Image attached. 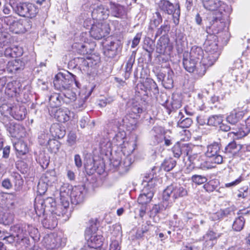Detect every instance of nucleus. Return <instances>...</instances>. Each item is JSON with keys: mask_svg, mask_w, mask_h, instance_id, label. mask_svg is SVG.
<instances>
[{"mask_svg": "<svg viewBox=\"0 0 250 250\" xmlns=\"http://www.w3.org/2000/svg\"><path fill=\"white\" fill-rule=\"evenodd\" d=\"M218 236L213 231H208L204 236V240H212L214 242L217 241Z\"/></svg>", "mask_w": 250, "mask_h": 250, "instance_id": "338daca9", "label": "nucleus"}, {"mask_svg": "<svg viewBox=\"0 0 250 250\" xmlns=\"http://www.w3.org/2000/svg\"><path fill=\"white\" fill-rule=\"evenodd\" d=\"M111 15L117 18H121L124 13V7L119 4H111Z\"/></svg>", "mask_w": 250, "mask_h": 250, "instance_id": "c03bdc74", "label": "nucleus"}, {"mask_svg": "<svg viewBox=\"0 0 250 250\" xmlns=\"http://www.w3.org/2000/svg\"><path fill=\"white\" fill-rule=\"evenodd\" d=\"M16 179L15 182V189L16 191L20 190L22 187L23 181L21 178V175L17 173H15L13 175Z\"/></svg>", "mask_w": 250, "mask_h": 250, "instance_id": "69168bd1", "label": "nucleus"}, {"mask_svg": "<svg viewBox=\"0 0 250 250\" xmlns=\"http://www.w3.org/2000/svg\"><path fill=\"white\" fill-rule=\"evenodd\" d=\"M245 222L244 218L239 216L236 218L233 222L232 228L236 231H240L244 227Z\"/></svg>", "mask_w": 250, "mask_h": 250, "instance_id": "8fccbe9b", "label": "nucleus"}, {"mask_svg": "<svg viewBox=\"0 0 250 250\" xmlns=\"http://www.w3.org/2000/svg\"><path fill=\"white\" fill-rule=\"evenodd\" d=\"M47 148L52 153H57L61 146L60 143L55 139H49L46 145Z\"/></svg>", "mask_w": 250, "mask_h": 250, "instance_id": "79ce46f5", "label": "nucleus"}, {"mask_svg": "<svg viewBox=\"0 0 250 250\" xmlns=\"http://www.w3.org/2000/svg\"><path fill=\"white\" fill-rule=\"evenodd\" d=\"M219 185V181L217 179H212L206 183L204 186V188L208 192H211L216 190Z\"/></svg>", "mask_w": 250, "mask_h": 250, "instance_id": "37998d69", "label": "nucleus"}, {"mask_svg": "<svg viewBox=\"0 0 250 250\" xmlns=\"http://www.w3.org/2000/svg\"><path fill=\"white\" fill-rule=\"evenodd\" d=\"M169 98L166 93H162L158 97L157 100L160 104L164 106L168 110L171 111L174 109L173 104L169 101Z\"/></svg>", "mask_w": 250, "mask_h": 250, "instance_id": "72a5a7b5", "label": "nucleus"}, {"mask_svg": "<svg viewBox=\"0 0 250 250\" xmlns=\"http://www.w3.org/2000/svg\"><path fill=\"white\" fill-rule=\"evenodd\" d=\"M50 131L52 136L59 139L63 138L65 134V129L58 124H54L52 125Z\"/></svg>", "mask_w": 250, "mask_h": 250, "instance_id": "473e14b6", "label": "nucleus"}, {"mask_svg": "<svg viewBox=\"0 0 250 250\" xmlns=\"http://www.w3.org/2000/svg\"><path fill=\"white\" fill-rule=\"evenodd\" d=\"M85 237L87 240V246L93 248L94 247L102 246L103 237L98 232L96 224L92 225L86 229Z\"/></svg>", "mask_w": 250, "mask_h": 250, "instance_id": "9d476101", "label": "nucleus"}, {"mask_svg": "<svg viewBox=\"0 0 250 250\" xmlns=\"http://www.w3.org/2000/svg\"><path fill=\"white\" fill-rule=\"evenodd\" d=\"M14 147L19 155H24L27 152L26 145L21 141L15 143Z\"/></svg>", "mask_w": 250, "mask_h": 250, "instance_id": "a18cd8bd", "label": "nucleus"}, {"mask_svg": "<svg viewBox=\"0 0 250 250\" xmlns=\"http://www.w3.org/2000/svg\"><path fill=\"white\" fill-rule=\"evenodd\" d=\"M176 162L172 158L166 159L161 165V168L166 171L172 170L176 166Z\"/></svg>", "mask_w": 250, "mask_h": 250, "instance_id": "de8ad7c7", "label": "nucleus"}, {"mask_svg": "<svg viewBox=\"0 0 250 250\" xmlns=\"http://www.w3.org/2000/svg\"><path fill=\"white\" fill-rule=\"evenodd\" d=\"M172 191L173 188L170 186L167 187L163 192V199L165 200H172V202L174 199L172 198Z\"/></svg>", "mask_w": 250, "mask_h": 250, "instance_id": "e2e57ef3", "label": "nucleus"}, {"mask_svg": "<svg viewBox=\"0 0 250 250\" xmlns=\"http://www.w3.org/2000/svg\"><path fill=\"white\" fill-rule=\"evenodd\" d=\"M0 110L6 111L17 120H22L25 117L26 109L23 106H11L7 104H3Z\"/></svg>", "mask_w": 250, "mask_h": 250, "instance_id": "2eb2a0df", "label": "nucleus"}, {"mask_svg": "<svg viewBox=\"0 0 250 250\" xmlns=\"http://www.w3.org/2000/svg\"><path fill=\"white\" fill-rule=\"evenodd\" d=\"M73 187L69 185L68 184H64L60 188V197H64V196L69 195L70 191L72 190Z\"/></svg>", "mask_w": 250, "mask_h": 250, "instance_id": "4d7b16f0", "label": "nucleus"}, {"mask_svg": "<svg viewBox=\"0 0 250 250\" xmlns=\"http://www.w3.org/2000/svg\"><path fill=\"white\" fill-rule=\"evenodd\" d=\"M7 130L13 137H22L25 135V128L19 124L9 123Z\"/></svg>", "mask_w": 250, "mask_h": 250, "instance_id": "5701e85b", "label": "nucleus"}, {"mask_svg": "<svg viewBox=\"0 0 250 250\" xmlns=\"http://www.w3.org/2000/svg\"><path fill=\"white\" fill-rule=\"evenodd\" d=\"M233 130L230 134H233V137L235 139H239L246 136L250 132V127L245 125H240L237 128Z\"/></svg>", "mask_w": 250, "mask_h": 250, "instance_id": "cd10ccee", "label": "nucleus"}, {"mask_svg": "<svg viewBox=\"0 0 250 250\" xmlns=\"http://www.w3.org/2000/svg\"><path fill=\"white\" fill-rule=\"evenodd\" d=\"M225 27L226 23L222 18H213L209 25L207 27L206 31L208 34L215 35L224 30Z\"/></svg>", "mask_w": 250, "mask_h": 250, "instance_id": "dca6fc26", "label": "nucleus"}, {"mask_svg": "<svg viewBox=\"0 0 250 250\" xmlns=\"http://www.w3.org/2000/svg\"><path fill=\"white\" fill-rule=\"evenodd\" d=\"M109 11L108 7L101 5L94 8L92 12L91 16L96 21H103L106 19L109 16Z\"/></svg>", "mask_w": 250, "mask_h": 250, "instance_id": "412c9836", "label": "nucleus"}, {"mask_svg": "<svg viewBox=\"0 0 250 250\" xmlns=\"http://www.w3.org/2000/svg\"><path fill=\"white\" fill-rule=\"evenodd\" d=\"M117 128L118 131L113 137L112 143L113 145L120 146L122 149H126L128 154L126 156H124V158L121 160L118 158L113 159L110 166L115 169V170L118 171L120 174L124 175L130 169L132 163V157L130 154L135 149L136 145L134 141L125 142V139L126 136L125 131L122 130L119 126L118 128L117 126Z\"/></svg>", "mask_w": 250, "mask_h": 250, "instance_id": "f257e3e1", "label": "nucleus"}, {"mask_svg": "<svg viewBox=\"0 0 250 250\" xmlns=\"http://www.w3.org/2000/svg\"><path fill=\"white\" fill-rule=\"evenodd\" d=\"M232 74L234 77V80L237 82H243L248 77V71L246 69H242L240 71L233 69Z\"/></svg>", "mask_w": 250, "mask_h": 250, "instance_id": "ea45409f", "label": "nucleus"}, {"mask_svg": "<svg viewBox=\"0 0 250 250\" xmlns=\"http://www.w3.org/2000/svg\"><path fill=\"white\" fill-rule=\"evenodd\" d=\"M188 159L192 164L203 170L208 169L212 167L210 164L208 162L205 161L200 162L202 161V156L200 154H195L190 155L188 157Z\"/></svg>", "mask_w": 250, "mask_h": 250, "instance_id": "393cba45", "label": "nucleus"}, {"mask_svg": "<svg viewBox=\"0 0 250 250\" xmlns=\"http://www.w3.org/2000/svg\"><path fill=\"white\" fill-rule=\"evenodd\" d=\"M62 99L58 93L52 94L49 98V105L52 109H56L61 104Z\"/></svg>", "mask_w": 250, "mask_h": 250, "instance_id": "a19ab883", "label": "nucleus"}, {"mask_svg": "<svg viewBox=\"0 0 250 250\" xmlns=\"http://www.w3.org/2000/svg\"><path fill=\"white\" fill-rule=\"evenodd\" d=\"M220 149V144L218 142H213L207 146L206 155L209 158L214 156L218 154Z\"/></svg>", "mask_w": 250, "mask_h": 250, "instance_id": "e433bc0d", "label": "nucleus"}, {"mask_svg": "<svg viewBox=\"0 0 250 250\" xmlns=\"http://www.w3.org/2000/svg\"><path fill=\"white\" fill-rule=\"evenodd\" d=\"M56 215L54 214H51L44 218L42 221L43 227L48 229L55 228L58 224L57 218Z\"/></svg>", "mask_w": 250, "mask_h": 250, "instance_id": "c756f323", "label": "nucleus"}, {"mask_svg": "<svg viewBox=\"0 0 250 250\" xmlns=\"http://www.w3.org/2000/svg\"><path fill=\"white\" fill-rule=\"evenodd\" d=\"M42 200H40L38 201L35 202V210L37 215L41 216L44 215L45 212H46V210L44 206V204L42 203Z\"/></svg>", "mask_w": 250, "mask_h": 250, "instance_id": "09e8293b", "label": "nucleus"}, {"mask_svg": "<svg viewBox=\"0 0 250 250\" xmlns=\"http://www.w3.org/2000/svg\"><path fill=\"white\" fill-rule=\"evenodd\" d=\"M7 70L10 73H15L20 69L19 61L13 60L8 62L7 65Z\"/></svg>", "mask_w": 250, "mask_h": 250, "instance_id": "603ef678", "label": "nucleus"}, {"mask_svg": "<svg viewBox=\"0 0 250 250\" xmlns=\"http://www.w3.org/2000/svg\"><path fill=\"white\" fill-rule=\"evenodd\" d=\"M70 197L69 195L64 196V197H60L61 204L60 206V210L62 211L64 210L63 214L66 213V209L69 206V199Z\"/></svg>", "mask_w": 250, "mask_h": 250, "instance_id": "3c124183", "label": "nucleus"}, {"mask_svg": "<svg viewBox=\"0 0 250 250\" xmlns=\"http://www.w3.org/2000/svg\"><path fill=\"white\" fill-rule=\"evenodd\" d=\"M118 44L114 42H110L105 46L104 54L109 58H113L117 54Z\"/></svg>", "mask_w": 250, "mask_h": 250, "instance_id": "2f4dec72", "label": "nucleus"}, {"mask_svg": "<svg viewBox=\"0 0 250 250\" xmlns=\"http://www.w3.org/2000/svg\"><path fill=\"white\" fill-rule=\"evenodd\" d=\"M137 118L131 116L130 114H127L122 119H116L114 121V124L116 126L120 127L125 126L128 130H134L137 126Z\"/></svg>", "mask_w": 250, "mask_h": 250, "instance_id": "a211bd4d", "label": "nucleus"}, {"mask_svg": "<svg viewBox=\"0 0 250 250\" xmlns=\"http://www.w3.org/2000/svg\"><path fill=\"white\" fill-rule=\"evenodd\" d=\"M156 75L158 81L161 82L165 88L170 89L173 87L174 73L170 68L161 69Z\"/></svg>", "mask_w": 250, "mask_h": 250, "instance_id": "4468645a", "label": "nucleus"}, {"mask_svg": "<svg viewBox=\"0 0 250 250\" xmlns=\"http://www.w3.org/2000/svg\"><path fill=\"white\" fill-rule=\"evenodd\" d=\"M70 197L72 204L77 205L82 203L85 195L84 188L83 186H75L71 188Z\"/></svg>", "mask_w": 250, "mask_h": 250, "instance_id": "aec40b11", "label": "nucleus"}, {"mask_svg": "<svg viewBox=\"0 0 250 250\" xmlns=\"http://www.w3.org/2000/svg\"><path fill=\"white\" fill-rule=\"evenodd\" d=\"M0 223L7 225L13 222V217L11 214L7 213H5L2 214H0Z\"/></svg>", "mask_w": 250, "mask_h": 250, "instance_id": "6e6d98bb", "label": "nucleus"}, {"mask_svg": "<svg viewBox=\"0 0 250 250\" xmlns=\"http://www.w3.org/2000/svg\"><path fill=\"white\" fill-rule=\"evenodd\" d=\"M51 115L59 122L65 123L70 119L71 112L66 108H60L56 109H49Z\"/></svg>", "mask_w": 250, "mask_h": 250, "instance_id": "6ab92c4d", "label": "nucleus"}, {"mask_svg": "<svg viewBox=\"0 0 250 250\" xmlns=\"http://www.w3.org/2000/svg\"><path fill=\"white\" fill-rule=\"evenodd\" d=\"M75 77V76L68 72L65 74L58 73L55 75L53 81L55 88L60 91L69 90L73 83L79 87V83Z\"/></svg>", "mask_w": 250, "mask_h": 250, "instance_id": "20e7f679", "label": "nucleus"}, {"mask_svg": "<svg viewBox=\"0 0 250 250\" xmlns=\"http://www.w3.org/2000/svg\"><path fill=\"white\" fill-rule=\"evenodd\" d=\"M19 84L17 81H12L7 83L5 88V94L9 97L16 96L18 93Z\"/></svg>", "mask_w": 250, "mask_h": 250, "instance_id": "7c9ffc66", "label": "nucleus"}, {"mask_svg": "<svg viewBox=\"0 0 250 250\" xmlns=\"http://www.w3.org/2000/svg\"><path fill=\"white\" fill-rule=\"evenodd\" d=\"M205 54L203 50L200 47L193 46L191 47L189 53V57L202 64Z\"/></svg>", "mask_w": 250, "mask_h": 250, "instance_id": "c85d7f7f", "label": "nucleus"}, {"mask_svg": "<svg viewBox=\"0 0 250 250\" xmlns=\"http://www.w3.org/2000/svg\"><path fill=\"white\" fill-rule=\"evenodd\" d=\"M201 1L204 8L207 10L215 11L218 9L222 13L229 8L228 6L220 0H201Z\"/></svg>", "mask_w": 250, "mask_h": 250, "instance_id": "f3484780", "label": "nucleus"}, {"mask_svg": "<svg viewBox=\"0 0 250 250\" xmlns=\"http://www.w3.org/2000/svg\"><path fill=\"white\" fill-rule=\"evenodd\" d=\"M135 59V53L133 52L132 54L129 57L125 66V79L129 78L132 72L133 65L134 63Z\"/></svg>", "mask_w": 250, "mask_h": 250, "instance_id": "4c0bfd02", "label": "nucleus"}, {"mask_svg": "<svg viewBox=\"0 0 250 250\" xmlns=\"http://www.w3.org/2000/svg\"><path fill=\"white\" fill-rule=\"evenodd\" d=\"M42 203L44 204L46 212H50L51 214H54L59 216L63 215L64 210L62 211L60 210V206H56V202L53 198H47L45 200H42Z\"/></svg>", "mask_w": 250, "mask_h": 250, "instance_id": "4be33fe9", "label": "nucleus"}, {"mask_svg": "<svg viewBox=\"0 0 250 250\" xmlns=\"http://www.w3.org/2000/svg\"><path fill=\"white\" fill-rule=\"evenodd\" d=\"M11 230L14 232L17 237L18 244L24 245L29 244L28 235L34 240L39 238V233L37 228L30 225L24 226L17 224L11 227Z\"/></svg>", "mask_w": 250, "mask_h": 250, "instance_id": "7ed1b4c3", "label": "nucleus"}, {"mask_svg": "<svg viewBox=\"0 0 250 250\" xmlns=\"http://www.w3.org/2000/svg\"><path fill=\"white\" fill-rule=\"evenodd\" d=\"M188 53L184 54L183 64L185 69L189 73H194L200 77L203 76L206 73V68L201 65L198 62L189 58L188 57Z\"/></svg>", "mask_w": 250, "mask_h": 250, "instance_id": "9b49d317", "label": "nucleus"}, {"mask_svg": "<svg viewBox=\"0 0 250 250\" xmlns=\"http://www.w3.org/2000/svg\"><path fill=\"white\" fill-rule=\"evenodd\" d=\"M4 22L8 26L10 31L15 34L24 33L31 28L29 19L17 20L13 16H7L4 18Z\"/></svg>", "mask_w": 250, "mask_h": 250, "instance_id": "39448f33", "label": "nucleus"}, {"mask_svg": "<svg viewBox=\"0 0 250 250\" xmlns=\"http://www.w3.org/2000/svg\"><path fill=\"white\" fill-rule=\"evenodd\" d=\"M170 29V25L166 23V22L165 21L164 24L161 26L160 28L157 29L156 36H159L161 35H165L167 34Z\"/></svg>", "mask_w": 250, "mask_h": 250, "instance_id": "bf43d9fd", "label": "nucleus"}, {"mask_svg": "<svg viewBox=\"0 0 250 250\" xmlns=\"http://www.w3.org/2000/svg\"><path fill=\"white\" fill-rule=\"evenodd\" d=\"M188 146H186L185 145H182L181 146L180 143H177L172 148V151L174 156L175 158H179L182 153H186L187 155H188Z\"/></svg>", "mask_w": 250, "mask_h": 250, "instance_id": "f704fd0d", "label": "nucleus"}, {"mask_svg": "<svg viewBox=\"0 0 250 250\" xmlns=\"http://www.w3.org/2000/svg\"><path fill=\"white\" fill-rule=\"evenodd\" d=\"M82 41L84 42V43H80L77 44V46H75L78 48L79 53L83 54H87L88 53L89 50L90 49L89 47V44L85 42V39H82Z\"/></svg>", "mask_w": 250, "mask_h": 250, "instance_id": "5fc2aeb1", "label": "nucleus"}, {"mask_svg": "<svg viewBox=\"0 0 250 250\" xmlns=\"http://www.w3.org/2000/svg\"><path fill=\"white\" fill-rule=\"evenodd\" d=\"M57 177L54 170L46 172L42 177L38 185V191L40 194L44 193L47 190V186H51L56 183Z\"/></svg>", "mask_w": 250, "mask_h": 250, "instance_id": "ddd939ff", "label": "nucleus"}, {"mask_svg": "<svg viewBox=\"0 0 250 250\" xmlns=\"http://www.w3.org/2000/svg\"><path fill=\"white\" fill-rule=\"evenodd\" d=\"M171 49L172 47L169 44L168 40L165 38H160L157 44V52L161 54H167L170 52Z\"/></svg>", "mask_w": 250, "mask_h": 250, "instance_id": "a878e982", "label": "nucleus"}, {"mask_svg": "<svg viewBox=\"0 0 250 250\" xmlns=\"http://www.w3.org/2000/svg\"><path fill=\"white\" fill-rule=\"evenodd\" d=\"M43 243L48 249H58L65 245L66 239L62 232H53L44 237Z\"/></svg>", "mask_w": 250, "mask_h": 250, "instance_id": "423d86ee", "label": "nucleus"}, {"mask_svg": "<svg viewBox=\"0 0 250 250\" xmlns=\"http://www.w3.org/2000/svg\"><path fill=\"white\" fill-rule=\"evenodd\" d=\"M163 20L162 17L159 12H156L153 17L152 23L155 27L158 26Z\"/></svg>", "mask_w": 250, "mask_h": 250, "instance_id": "774afa93", "label": "nucleus"}, {"mask_svg": "<svg viewBox=\"0 0 250 250\" xmlns=\"http://www.w3.org/2000/svg\"><path fill=\"white\" fill-rule=\"evenodd\" d=\"M16 12L21 16L32 18L38 12L37 7L31 3H20L15 8Z\"/></svg>", "mask_w": 250, "mask_h": 250, "instance_id": "f8f14e48", "label": "nucleus"}, {"mask_svg": "<svg viewBox=\"0 0 250 250\" xmlns=\"http://www.w3.org/2000/svg\"><path fill=\"white\" fill-rule=\"evenodd\" d=\"M159 8L165 13L173 15V22L178 24L180 16V5L178 3L175 5L168 0H160L158 2Z\"/></svg>", "mask_w": 250, "mask_h": 250, "instance_id": "1a4fd4ad", "label": "nucleus"}, {"mask_svg": "<svg viewBox=\"0 0 250 250\" xmlns=\"http://www.w3.org/2000/svg\"><path fill=\"white\" fill-rule=\"evenodd\" d=\"M109 25L106 21L93 22L89 33L90 36L96 40H100L107 36L110 33Z\"/></svg>", "mask_w": 250, "mask_h": 250, "instance_id": "6e6552de", "label": "nucleus"}, {"mask_svg": "<svg viewBox=\"0 0 250 250\" xmlns=\"http://www.w3.org/2000/svg\"><path fill=\"white\" fill-rule=\"evenodd\" d=\"M112 142L108 138L103 139L100 143L99 147L101 152L105 155H107V153L110 152L112 150L113 146Z\"/></svg>", "mask_w": 250, "mask_h": 250, "instance_id": "c9c22d12", "label": "nucleus"}, {"mask_svg": "<svg viewBox=\"0 0 250 250\" xmlns=\"http://www.w3.org/2000/svg\"><path fill=\"white\" fill-rule=\"evenodd\" d=\"M153 137L152 138L153 144L154 145H157L162 143L164 140L165 135L167 132L171 133L169 130H165L164 128L161 126H154L152 130Z\"/></svg>", "mask_w": 250, "mask_h": 250, "instance_id": "b1692460", "label": "nucleus"}, {"mask_svg": "<svg viewBox=\"0 0 250 250\" xmlns=\"http://www.w3.org/2000/svg\"><path fill=\"white\" fill-rule=\"evenodd\" d=\"M239 148H237V145L235 142L232 141L229 143L225 147L224 152L226 153L234 154L238 151Z\"/></svg>", "mask_w": 250, "mask_h": 250, "instance_id": "864d4df0", "label": "nucleus"}, {"mask_svg": "<svg viewBox=\"0 0 250 250\" xmlns=\"http://www.w3.org/2000/svg\"><path fill=\"white\" fill-rule=\"evenodd\" d=\"M208 125L211 126H217L223 121V117L221 115H214L208 119Z\"/></svg>", "mask_w": 250, "mask_h": 250, "instance_id": "49530a36", "label": "nucleus"}, {"mask_svg": "<svg viewBox=\"0 0 250 250\" xmlns=\"http://www.w3.org/2000/svg\"><path fill=\"white\" fill-rule=\"evenodd\" d=\"M170 187L173 188L172 197L173 199L184 196L187 193V190L180 185H171Z\"/></svg>", "mask_w": 250, "mask_h": 250, "instance_id": "58836bf2", "label": "nucleus"}, {"mask_svg": "<svg viewBox=\"0 0 250 250\" xmlns=\"http://www.w3.org/2000/svg\"><path fill=\"white\" fill-rule=\"evenodd\" d=\"M38 139L41 145L46 146L49 139H50L49 134L48 133L43 132L39 136Z\"/></svg>", "mask_w": 250, "mask_h": 250, "instance_id": "0e129e2a", "label": "nucleus"}, {"mask_svg": "<svg viewBox=\"0 0 250 250\" xmlns=\"http://www.w3.org/2000/svg\"><path fill=\"white\" fill-rule=\"evenodd\" d=\"M192 181L195 184L200 185L205 183L208 179L207 178L203 175H194L191 177Z\"/></svg>", "mask_w": 250, "mask_h": 250, "instance_id": "13d9d810", "label": "nucleus"}, {"mask_svg": "<svg viewBox=\"0 0 250 250\" xmlns=\"http://www.w3.org/2000/svg\"><path fill=\"white\" fill-rule=\"evenodd\" d=\"M244 115L243 111L239 108H236L231 111L227 116V121L232 125H235L242 119Z\"/></svg>", "mask_w": 250, "mask_h": 250, "instance_id": "bb28decb", "label": "nucleus"}, {"mask_svg": "<svg viewBox=\"0 0 250 250\" xmlns=\"http://www.w3.org/2000/svg\"><path fill=\"white\" fill-rule=\"evenodd\" d=\"M160 171V168L154 167L149 173H146L142 181V185L144 186L142 193L140 194L138 202L140 204L146 205L150 202L153 195L154 188L158 184L161 183V180L158 178L157 172Z\"/></svg>", "mask_w": 250, "mask_h": 250, "instance_id": "f03ea898", "label": "nucleus"}, {"mask_svg": "<svg viewBox=\"0 0 250 250\" xmlns=\"http://www.w3.org/2000/svg\"><path fill=\"white\" fill-rule=\"evenodd\" d=\"M143 111V109L139 105H134L131 108V111L129 113L131 116L138 119L140 117V114Z\"/></svg>", "mask_w": 250, "mask_h": 250, "instance_id": "052dcab7", "label": "nucleus"}, {"mask_svg": "<svg viewBox=\"0 0 250 250\" xmlns=\"http://www.w3.org/2000/svg\"><path fill=\"white\" fill-rule=\"evenodd\" d=\"M217 37L214 35H209L207 36V38L204 42V48L206 53H208V55H212V58L210 62L208 61H205L208 63V64H211L216 58H218L220 55V52L218 48L217 42Z\"/></svg>", "mask_w": 250, "mask_h": 250, "instance_id": "0eeeda50", "label": "nucleus"}, {"mask_svg": "<svg viewBox=\"0 0 250 250\" xmlns=\"http://www.w3.org/2000/svg\"><path fill=\"white\" fill-rule=\"evenodd\" d=\"M192 124V121L191 119L189 118H187L183 120H180L177 123V125L181 128H188Z\"/></svg>", "mask_w": 250, "mask_h": 250, "instance_id": "680f3d73", "label": "nucleus"}]
</instances>
